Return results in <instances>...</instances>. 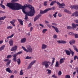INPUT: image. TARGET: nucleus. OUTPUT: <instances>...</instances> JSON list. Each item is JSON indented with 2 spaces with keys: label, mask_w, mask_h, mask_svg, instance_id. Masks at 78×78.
I'll list each match as a JSON object with an SVG mask.
<instances>
[{
  "label": "nucleus",
  "mask_w": 78,
  "mask_h": 78,
  "mask_svg": "<svg viewBox=\"0 0 78 78\" xmlns=\"http://www.w3.org/2000/svg\"><path fill=\"white\" fill-rule=\"evenodd\" d=\"M55 58H52V63L51 64V66L52 65H53V64H54V62H55Z\"/></svg>",
  "instance_id": "4c0bfd02"
},
{
  "label": "nucleus",
  "mask_w": 78,
  "mask_h": 78,
  "mask_svg": "<svg viewBox=\"0 0 78 78\" xmlns=\"http://www.w3.org/2000/svg\"><path fill=\"white\" fill-rule=\"evenodd\" d=\"M65 52H66L67 55H70V52L67 50H64Z\"/></svg>",
  "instance_id": "a211bd4d"
},
{
  "label": "nucleus",
  "mask_w": 78,
  "mask_h": 78,
  "mask_svg": "<svg viewBox=\"0 0 78 78\" xmlns=\"http://www.w3.org/2000/svg\"><path fill=\"white\" fill-rule=\"evenodd\" d=\"M53 38H54V39H56V38H57V35H56L55 34V35H54V36H53Z\"/></svg>",
  "instance_id": "6e6d98bb"
},
{
  "label": "nucleus",
  "mask_w": 78,
  "mask_h": 78,
  "mask_svg": "<svg viewBox=\"0 0 78 78\" xmlns=\"http://www.w3.org/2000/svg\"><path fill=\"white\" fill-rule=\"evenodd\" d=\"M59 62L58 61H56L55 66V67H59Z\"/></svg>",
  "instance_id": "c756f323"
},
{
  "label": "nucleus",
  "mask_w": 78,
  "mask_h": 78,
  "mask_svg": "<svg viewBox=\"0 0 78 78\" xmlns=\"http://www.w3.org/2000/svg\"><path fill=\"white\" fill-rule=\"evenodd\" d=\"M58 16L60 17H62V15L61 13H58Z\"/></svg>",
  "instance_id": "13d9d810"
},
{
  "label": "nucleus",
  "mask_w": 78,
  "mask_h": 78,
  "mask_svg": "<svg viewBox=\"0 0 78 78\" xmlns=\"http://www.w3.org/2000/svg\"><path fill=\"white\" fill-rule=\"evenodd\" d=\"M32 58L31 57H29L28 56H27L26 58L25 59H31Z\"/></svg>",
  "instance_id": "a19ab883"
},
{
  "label": "nucleus",
  "mask_w": 78,
  "mask_h": 78,
  "mask_svg": "<svg viewBox=\"0 0 78 78\" xmlns=\"http://www.w3.org/2000/svg\"><path fill=\"white\" fill-rule=\"evenodd\" d=\"M71 9H74L76 10H78V5H71L69 6Z\"/></svg>",
  "instance_id": "6e6552de"
},
{
  "label": "nucleus",
  "mask_w": 78,
  "mask_h": 78,
  "mask_svg": "<svg viewBox=\"0 0 78 78\" xmlns=\"http://www.w3.org/2000/svg\"><path fill=\"white\" fill-rule=\"evenodd\" d=\"M57 5H58L59 6V8H64V7L62 6H65L66 5L64 3L60 4L59 2H56Z\"/></svg>",
  "instance_id": "0eeeda50"
},
{
  "label": "nucleus",
  "mask_w": 78,
  "mask_h": 78,
  "mask_svg": "<svg viewBox=\"0 0 78 78\" xmlns=\"http://www.w3.org/2000/svg\"><path fill=\"white\" fill-rule=\"evenodd\" d=\"M12 29V27L11 26H8L7 27V29H10V30L11 29Z\"/></svg>",
  "instance_id": "a18cd8bd"
},
{
  "label": "nucleus",
  "mask_w": 78,
  "mask_h": 78,
  "mask_svg": "<svg viewBox=\"0 0 78 78\" xmlns=\"http://www.w3.org/2000/svg\"><path fill=\"white\" fill-rule=\"evenodd\" d=\"M65 78H70V76L69 75H67L65 76Z\"/></svg>",
  "instance_id": "49530a36"
},
{
  "label": "nucleus",
  "mask_w": 78,
  "mask_h": 78,
  "mask_svg": "<svg viewBox=\"0 0 78 78\" xmlns=\"http://www.w3.org/2000/svg\"><path fill=\"white\" fill-rule=\"evenodd\" d=\"M76 71H75V72H74L73 73V77L75 76V74H76Z\"/></svg>",
  "instance_id": "0e129e2a"
},
{
  "label": "nucleus",
  "mask_w": 78,
  "mask_h": 78,
  "mask_svg": "<svg viewBox=\"0 0 78 78\" xmlns=\"http://www.w3.org/2000/svg\"><path fill=\"white\" fill-rule=\"evenodd\" d=\"M58 14V12H56L55 13V14H53V16L55 18H56V14Z\"/></svg>",
  "instance_id": "79ce46f5"
},
{
  "label": "nucleus",
  "mask_w": 78,
  "mask_h": 78,
  "mask_svg": "<svg viewBox=\"0 0 78 78\" xmlns=\"http://www.w3.org/2000/svg\"><path fill=\"white\" fill-rule=\"evenodd\" d=\"M7 6L15 11H18L22 9L23 12L26 14L25 20L28 19V16H31L34 15V9L30 5H27V4H25L23 6L18 3H9Z\"/></svg>",
  "instance_id": "f257e3e1"
},
{
  "label": "nucleus",
  "mask_w": 78,
  "mask_h": 78,
  "mask_svg": "<svg viewBox=\"0 0 78 78\" xmlns=\"http://www.w3.org/2000/svg\"><path fill=\"white\" fill-rule=\"evenodd\" d=\"M69 34L70 35H72V36L75 35V34L73 32H70L69 33Z\"/></svg>",
  "instance_id": "de8ad7c7"
},
{
  "label": "nucleus",
  "mask_w": 78,
  "mask_h": 78,
  "mask_svg": "<svg viewBox=\"0 0 78 78\" xmlns=\"http://www.w3.org/2000/svg\"><path fill=\"white\" fill-rule=\"evenodd\" d=\"M52 25H54V26H57L56 23H52Z\"/></svg>",
  "instance_id": "603ef678"
},
{
  "label": "nucleus",
  "mask_w": 78,
  "mask_h": 78,
  "mask_svg": "<svg viewBox=\"0 0 78 78\" xmlns=\"http://www.w3.org/2000/svg\"><path fill=\"white\" fill-rule=\"evenodd\" d=\"M31 25H32L31 23H29L28 25V27H31Z\"/></svg>",
  "instance_id": "3c124183"
},
{
  "label": "nucleus",
  "mask_w": 78,
  "mask_h": 78,
  "mask_svg": "<svg viewBox=\"0 0 78 78\" xmlns=\"http://www.w3.org/2000/svg\"><path fill=\"white\" fill-rule=\"evenodd\" d=\"M17 62L18 63V65H19L20 64L21 61H20V58H18L17 60Z\"/></svg>",
  "instance_id": "c9c22d12"
},
{
  "label": "nucleus",
  "mask_w": 78,
  "mask_h": 78,
  "mask_svg": "<svg viewBox=\"0 0 78 78\" xmlns=\"http://www.w3.org/2000/svg\"><path fill=\"white\" fill-rule=\"evenodd\" d=\"M12 58V55H8L7 57V58Z\"/></svg>",
  "instance_id": "c03bdc74"
},
{
  "label": "nucleus",
  "mask_w": 78,
  "mask_h": 78,
  "mask_svg": "<svg viewBox=\"0 0 78 78\" xmlns=\"http://www.w3.org/2000/svg\"><path fill=\"white\" fill-rule=\"evenodd\" d=\"M11 62V60H9V61L7 62L6 64V66H9L10 64V63Z\"/></svg>",
  "instance_id": "2f4dec72"
},
{
  "label": "nucleus",
  "mask_w": 78,
  "mask_h": 78,
  "mask_svg": "<svg viewBox=\"0 0 78 78\" xmlns=\"http://www.w3.org/2000/svg\"><path fill=\"white\" fill-rule=\"evenodd\" d=\"M47 1H46L44 2V6H47Z\"/></svg>",
  "instance_id": "8fccbe9b"
},
{
  "label": "nucleus",
  "mask_w": 78,
  "mask_h": 78,
  "mask_svg": "<svg viewBox=\"0 0 78 78\" xmlns=\"http://www.w3.org/2000/svg\"><path fill=\"white\" fill-rule=\"evenodd\" d=\"M4 2V0H1V4H0V5H3L2 4H3V2Z\"/></svg>",
  "instance_id": "4d7b16f0"
},
{
  "label": "nucleus",
  "mask_w": 78,
  "mask_h": 78,
  "mask_svg": "<svg viewBox=\"0 0 78 78\" xmlns=\"http://www.w3.org/2000/svg\"><path fill=\"white\" fill-rule=\"evenodd\" d=\"M71 53L73 56V55H74L75 53H74V52L73 51H72L71 52Z\"/></svg>",
  "instance_id": "09e8293b"
},
{
  "label": "nucleus",
  "mask_w": 78,
  "mask_h": 78,
  "mask_svg": "<svg viewBox=\"0 0 78 78\" xmlns=\"http://www.w3.org/2000/svg\"><path fill=\"white\" fill-rule=\"evenodd\" d=\"M19 0H12L11 2H8L6 6H7V7H9L10 9H11L10 7H9V6H8V5L9 3H14L15 2H18V1Z\"/></svg>",
  "instance_id": "1a4fd4ad"
},
{
  "label": "nucleus",
  "mask_w": 78,
  "mask_h": 78,
  "mask_svg": "<svg viewBox=\"0 0 78 78\" xmlns=\"http://www.w3.org/2000/svg\"><path fill=\"white\" fill-rule=\"evenodd\" d=\"M21 53H22V51H20L16 53V54H14L12 55L13 57L12 60H13L14 62H17V55H20V54H21Z\"/></svg>",
  "instance_id": "7ed1b4c3"
},
{
  "label": "nucleus",
  "mask_w": 78,
  "mask_h": 78,
  "mask_svg": "<svg viewBox=\"0 0 78 78\" xmlns=\"http://www.w3.org/2000/svg\"><path fill=\"white\" fill-rule=\"evenodd\" d=\"M65 58H61L60 60V61H59L60 64H62V63H63V62H64V60H65Z\"/></svg>",
  "instance_id": "dca6fc26"
},
{
  "label": "nucleus",
  "mask_w": 78,
  "mask_h": 78,
  "mask_svg": "<svg viewBox=\"0 0 78 78\" xmlns=\"http://www.w3.org/2000/svg\"><path fill=\"white\" fill-rule=\"evenodd\" d=\"M39 25L41 27V28H43V27H44V25H43L41 24H40Z\"/></svg>",
  "instance_id": "680f3d73"
},
{
  "label": "nucleus",
  "mask_w": 78,
  "mask_h": 78,
  "mask_svg": "<svg viewBox=\"0 0 78 78\" xmlns=\"http://www.w3.org/2000/svg\"><path fill=\"white\" fill-rule=\"evenodd\" d=\"M9 59H5V60H4V61H5V62H7V61H9Z\"/></svg>",
  "instance_id": "bf43d9fd"
},
{
  "label": "nucleus",
  "mask_w": 78,
  "mask_h": 78,
  "mask_svg": "<svg viewBox=\"0 0 78 78\" xmlns=\"http://www.w3.org/2000/svg\"><path fill=\"white\" fill-rule=\"evenodd\" d=\"M33 27H31L30 29V31H33Z\"/></svg>",
  "instance_id": "052dcab7"
},
{
  "label": "nucleus",
  "mask_w": 78,
  "mask_h": 78,
  "mask_svg": "<svg viewBox=\"0 0 78 78\" xmlns=\"http://www.w3.org/2000/svg\"><path fill=\"white\" fill-rule=\"evenodd\" d=\"M75 16V17H78V11H76V12H74V13L72 14V16Z\"/></svg>",
  "instance_id": "4468645a"
},
{
  "label": "nucleus",
  "mask_w": 78,
  "mask_h": 78,
  "mask_svg": "<svg viewBox=\"0 0 78 78\" xmlns=\"http://www.w3.org/2000/svg\"><path fill=\"white\" fill-rule=\"evenodd\" d=\"M51 63V62L49 61H45L43 62L42 63V66H44L46 68H48L49 67V64Z\"/></svg>",
  "instance_id": "20e7f679"
},
{
  "label": "nucleus",
  "mask_w": 78,
  "mask_h": 78,
  "mask_svg": "<svg viewBox=\"0 0 78 78\" xmlns=\"http://www.w3.org/2000/svg\"><path fill=\"white\" fill-rule=\"evenodd\" d=\"M69 43L70 45H72V44H73L75 43V41L73 40L70 41Z\"/></svg>",
  "instance_id": "5701e85b"
},
{
  "label": "nucleus",
  "mask_w": 78,
  "mask_h": 78,
  "mask_svg": "<svg viewBox=\"0 0 78 78\" xmlns=\"http://www.w3.org/2000/svg\"><path fill=\"white\" fill-rule=\"evenodd\" d=\"M14 73H17V71L16 70H15L14 71Z\"/></svg>",
  "instance_id": "69168bd1"
},
{
  "label": "nucleus",
  "mask_w": 78,
  "mask_h": 78,
  "mask_svg": "<svg viewBox=\"0 0 78 78\" xmlns=\"http://www.w3.org/2000/svg\"><path fill=\"white\" fill-rule=\"evenodd\" d=\"M17 48V46L16 45L13 47L11 49V51H16Z\"/></svg>",
  "instance_id": "9b49d317"
},
{
  "label": "nucleus",
  "mask_w": 78,
  "mask_h": 78,
  "mask_svg": "<svg viewBox=\"0 0 78 78\" xmlns=\"http://www.w3.org/2000/svg\"><path fill=\"white\" fill-rule=\"evenodd\" d=\"M27 49L25 48L24 47L22 46V48L25 51H26L27 53H28V52H29V53H32V51H33V49L31 48V46L30 45H28L27 46Z\"/></svg>",
  "instance_id": "f03ea898"
},
{
  "label": "nucleus",
  "mask_w": 78,
  "mask_h": 78,
  "mask_svg": "<svg viewBox=\"0 0 78 78\" xmlns=\"http://www.w3.org/2000/svg\"><path fill=\"white\" fill-rule=\"evenodd\" d=\"M67 28L68 30H73V27L70 26H67Z\"/></svg>",
  "instance_id": "473e14b6"
},
{
  "label": "nucleus",
  "mask_w": 78,
  "mask_h": 78,
  "mask_svg": "<svg viewBox=\"0 0 78 78\" xmlns=\"http://www.w3.org/2000/svg\"><path fill=\"white\" fill-rule=\"evenodd\" d=\"M64 11L65 12H66L67 13H68V14H71V12L69 11V10L67 9H64Z\"/></svg>",
  "instance_id": "393cba45"
},
{
  "label": "nucleus",
  "mask_w": 78,
  "mask_h": 78,
  "mask_svg": "<svg viewBox=\"0 0 78 78\" xmlns=\"http://www.w3.org/2000/svg\"><path fill=\"white\" fill-rule=\"evenodd\" d=\"M56 1H52L50 4V6H52L54 5L55 3H56Z\"/></svg>",
  "instance_id": "bb28decb"
},
{
  "label": "nucleus",
  "mask_w": 78,
  "mask_h": 78,
  "mask_svg": "<svg viewBox=\"0 0 78 78\" xmlns=\"http://www.w3.org/2000/svg\"><path fill=\"white\" fill-rule=\"evenodd\" d=\"M21 43H24L26 42V38H23L21 40Z\"/></svg>",
  "instance_id": "aec40b11"
},
{
  "label": "nucleus",
  "mask_w": 78,
  "mask_h": 78,
  "mask_svg": "<svg viewBox=\"0 0 78 78\" xmlns=\"http://www.w3.org/2000/svg\"><path fill=\"white\" fill-rule=\"evenodd\" d=\"M48 11H50V10H55V7H53L52 8H47Z\"/></svg>",
  "instance_id": "b1692460"
},
{
  "label": "nucleus",
  "mask_w": 78,
  "mask_h": 78,
  "mask_svg": "<svg viewBox=\"0 0 78 78\" xmlns=\"http://www.w3.org/2000/svg\"><path fill=\"white\" fill-rule=\"evenodd\" d=\"M5 45H3L0 48V51H2L4 49V48H5Z\"/></svg>",
  "instance_id": "cd10ccee"
},
{
  "label": "nucleus",
  "mask_w": 78,
  "mask_h": 78,
  "mask_svg": "<svg viewBox=\"0 0 78 78\" xmlns=\"http://www.w3.org/2000/svg\"><path fill=\"white\" fill-rule=\"evenodd\" d=\"M9 44L10 46H12L13 45V41L11 40L9 41Z\"/></svg>",
  "instance_id": "a878e982"
},
{
  "label": "nucleus",
  "mask_w": 78,
  "mask_h": 78,
  "mask_svg": "<svg viewBox=\"0 0 78 78\" xmlns=\"http://www.w3.org/2000/svg\"><path fill=\"white\" fill-rule=\"evenodd\" d=\"M45 23H49V22H48V21H45Z\"/></svg>",
  "instance_id": "774afa93"
},
{
  "label": "nucleus",
  "mask_w": 78,
  "mask_h": 78,
  "mask_svg": "<svg viewBox=\"0 0 78 78\" xmlns=\"http://www.w3.org/2000/svg\"><path fill=\"white\" fill-rule=\"evenodd\" d=\"M41 16V14H38L36 16L34 19V22H36L38 19L40 18Z\"/></svg>",
  "instance_id": "9d476101"
},
{
  "label": "nucleus",
  "mask_w": 78,
  "mask_h": 78,
  "mask_svg": "<svg viewBox=\"0 0 78 78\" xmlns=\"http://www.w3.org/2000/svg\"><path fill=\"white\" fill-rule=\"evenodd\" d=\"M5 18H6V17L5 16H4V17L3 16L2 17H1L0 18V21L2 20H5Z\"/></svg>",
  "instance_id": "7c9ffc66"
},
{
  "label": "nucleus",
  "mask_w": 78,
  "mask_h": 78,
  "mask_svg": "<svg viewBox=\"0 0 78 78\" xmlns=\"http://www.w3.org/2000/svg\"><path fill=\"white\" fill-rule=\"evenodd\" d=\"M52 78H55V77H57V76H56L54 74L52 76Z\"/></svg>",
  "instance_id": "e2e57ef3"
},
{
  "label": "nucleus",
  "mask_w": 78,
  "mask_h": 78,
  "mask_svg": "<svg viewBox=\"0 0 78 78\" xmlns=\"http://www.w3.org/2000/svg\"><path fill=\"white\" fill-rule=\"evenodd\" d=\"M47 26L48 27L50 28H51V27H52V28H53L54 30H55V31L56 33H59V30H58V28L57 27H55L53 26H51V25L49 24H48L47 25Z\"/></svg>",
  "instance_id": "39448f33"
},
{
  "label": "nucleus",
  "mask_w": 78,
  "mask_h": 78,
  "mask_svg": "<svg viewBox=\"0 0 78 78\" xmlns=\"http://www.w3.org/2000/svg\"><path fill=\"white\" fill-rule=\"evenodd\" d=\"M20 75H23V70L21 69L20 72Z\"/></svg>",
  "instance_id": "ea45409f"
},
{
  "label": "nucleus",
  "mask_w": 78,
  "mask_h": 78,
  "mask_svg": "<svg viewBox=\"0 0 78 78\" xmlns=\"http://www.w3.org/2000/svg\"><path fill=\"white\" fill-rule=\"evenodd\" d=\"M47 12H48V10L47 9H46L44 11L40 10V14H44Z\"/></svg>",
  "instance_id": "f8f14e48"
},
{
  "label": "nucleus",
  "mask_w": 78,
  "mask_h": 78,
  "mask_svg": "<svg viewBox=\"0 0 78 78\" xmlns=\"http://www.w3.org/2000/svg\"><path fill=\"white\" fill-rule=\"evenodd\" d=\"M5 45H3L0 48V51H2L4 49V48H5Z\"/></svg>",
  "instance_id": "c85d7f7f"
},
{
  "label": "nucleus",
  "mask_w": 78,
  "mask_h": 78,
  "mask_svg": "<svg viewBox=\"0 0 78 78\" xmlns=\"http://www.w3.org/2000/svg\"><path fill=\"white\" fill-rule=\"evenodd\" d=\"M72 27H73V30H75V28H76V24H75L74 23H73L72 24Z\"/></svg>",
  "instance_id": "412c9836"
},
{
  "label": "nucleus",
  "mask_w": 78,
  "mask_h": 78,
  "mask_svg": "<svg viewBox=\"0 0 78 78\" xmlns=\"http://www.w3.org/2000/svg\"><path fill=\"white\" fill-rule=\"evenodd\" d=\"M75 38H78V34H76L75 35Z\"/></svg>",
  "instance_id": "864d4df0"
},
{
  "label": "nucleus",
  "mask_w": 78,
  "mask_h": 78,
  "mask_svg": "<svg viewBox=\"0 0 78 78\" xmlns=\"http://www.w3.org/2000/svg\"><path fill=\"white\" fill-rule=\"evenodd\" d=\"M47 29H43L42 31V32L43 33V34L45 33L46 31H47Z\"/></svg>",
  "instance_id": "72a5a7b5"
},
{
  "label": "nucleus",
  "mask_w": 78,
  "mask_h": 78,
  "mask_svg": "<svg viewBox=\"0 0 78 78\" xmlns=\"http://www.w3.org/2000/svg\"><path fill=\"white\" fill-rule=\"evenodd\" d=\"M58 75L59 76H61L62 75V72L61 70H59L58 73Z\"/></svg>",
  "instance_id": "58836bf2"
},
{
  "label": "nucleus",
  "mask_w": 78,
  "mask_h": 78,
  "mask_svg": "<svg viewBox=\"0 0 78 78\" xmlns=\"http://www.w3.org/2000/svg\"><path fill=\"white\" fill-rule=\"evenodd\" d=\"M57 42H58V44H66V43H67L66 41L63 40H58Z\"/></svg>",
  "instance_id": "ddd939ff"
},
{
  "label": "nucleus",
  "mask_w": 78,
  "mask_h": 78,
  "mask_svg": "<svg viewBox=\"0 0 78 78\" xmlns=\"http://www.w3.org/2000/svg\"><path fill=\"white\" fill-rule=\"evenodd\" d=\"M13 36H14V34H13L11 36H8L7 37V39H9V38H12Z\"/></svg>",
  "instance_id": "e433bc0d"
},
{
  "label": "nucleus",
  "mask_w": 78,
  "mask_h": 78,
  "mask_svg": "<svg viewBox=\"0 0 78 78\" xmlns=\"http://www.w3.org/2000/svg\"><path fill=\"white\" fill-rule=\"evenodd\" d=\"M6 71L9 73H12V71L9 68H7L6 69Z\"/></svg>",
  "instance_id": "4be33fe9"
},
{
  "label": "nucleus",
  "mask_w": 78,
  "mask_h": 78,
  "mask_svg": "<svg viewBox=\"0 0 78 78\" xmlns=\"http://www.w3.org/2000/svg\"><path fill=\"white\" fill-rule=\"evenodd\" d=\"M16 21V20H13L12 21H10V23L13 26V27H15V24H14V23H15Z\"/></svg>",
  "instance_id": "f3484780"
},
{
  "label": "nucleus",
  "mask_w": 78,
  "mask_h": 78,
  "mask_svg": "<svg viewBox=\"0 0 78 78\" xmlns=\"http://www.w3.org/2000/svg\"><path fill=\"white\" fill-rule=\"evenodd\" d=\"M47 71H48V74H51V70L49 69H47Z\"/></svg>",
  "instance_id": "f704fd0d"
},
{
  "label": "nucleus",
  "mask_w": 78,
  "mask_h": 78,
  "mask_svg": "<svg viewBox=\"0 0 78 78\" xmlns=\"http://www.w3.org/2000/svg\"><path fill=\"white\" fill-rule=\"evenodd\" d=\"M0 6L1 7V8H2L3 9H5V6L4 5H0Z\"/></svg>",
  "instance_id": "37998d69"
},
{
  "label": "nucleus",
  "mask_w": 78,
  "mask_h": 78,
  "mask_svg": "<svg viewBox=\"0 0 78 78\" xmlns=\"http://www.w3.org/2000/svg\"><path fill=\"white\" fill-rule=\"evenodd\" d=\"M36 62V60H34L31 62L27 67V69L28 70L30 69H31L33 65H34Z\"/></svg>",
  "instance_id": "423d86ee"
},
{
  "label": "nucleus",
  "mask_w": 78,
  "mask_h": 78,
  "mask_svg": "<svg viewBox=\"0 0 78 78\" xmlns=\"http://www.w3.org/2000/svg\"><path fill=\"white\" fill-rule=\"evenodd\" d=\"M47 45L45 44H42V50H44L47 48Z\"/></svg>",
  "instance_id": "6ab92c4d"
},
{
  "label": "nucleus",
  "mask_w": 78,
  "mask_h": 78,
  "mask_svg": "<svg viewBox=\"0 0 78 78\" xmlns=\"http://www.w3.org/2000/svg\"><path fill=\"white\" fill-rule=\"evenodd\" d=\"M17 20L18 21H19L20 24L21 25H23V21L22 20L20 19H18Z\"/></svg>",
  "instance_id": "2eb2a0df"
},
{
  "label": "nucleus",
  "mask_w": 78,
  "mask_h": 78,
  "mask_svg": "<svg viewBox=\"0 0 78 78\" xmlns=\"http://www.w3.org/2000/svg\"><path fill=\"white\" fill-rule=\"evenodd\" d=\"M3 42V41H0V44H2Z\"/></svg>",
  "instance_id": "338daca9"
},
{
  "label": "nucleus",
  "mask_w": 78,
  "mask_h": 78,
  "mask_svg": "<svg viewBox=\"0 0 78 78\" xmlns=\"http://www.w3.org/2000/svg\"><path fill=\"white\" fill-rule=\"evenodd\" d=\"M77 58V56L76 55H75L74 57V60H76V59Z\"/></svg>",
  "instance_id": "5fc2aeb1"
}]
</instances>
